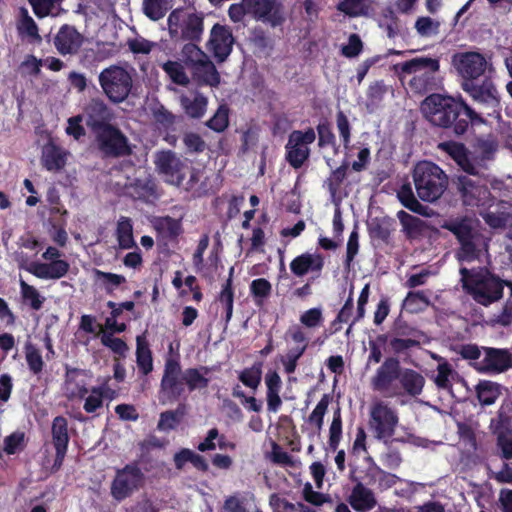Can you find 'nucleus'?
<instances>
[{"label":"nucleus","instance_id":"46","mask_svg":"<svg viewBox=\"0 0 512 512\" xmlns=\"http://www.w3.org/2000/svg\"><path fill=\"white\" fill-rule=\"evenodd\" d=\"M238 379L244 386L255 391L262 380V363L255 362L251 367L244 368L239 372Z\"/></svg>","mask_w":512,"mask_h":512},{"label":"nucleus","instance_id":"47","mask_svg":"<svg viewBox=\"0 0 512 512\" xmlns=\"http://www.w3.org/2000/svg\"><path fill=\"white\" fill-rule=\"evenodd\" d=\"M21 19L19 20L17 29L20 36H26L31 38L33 41L40 42L41 36L38 32V26L29 15L27 9L21 8L20 10Z\"/></svg>","mask_w":512,"mask_h":512},{"label":"nucleus","instance_id":"27","mask_svg":"<svg viewBox=\"0 0 512 512\" xmlns=\"http://www.w3.org/2000/svg\"><path fill=\"white\" fill-rule=\"evenodd\" d=\"M459 189L466 205L484 204L488 197V190L483 186H477L468 177L459 178Z\"/></svg>","mask_w":512,"mask_h":512},{"label":"nucleus","instance_id":"2","mask_svg":"<svg viewBox=\"0 0 512 512\" xmlns=\"http://www.w3.org/2000/svg\"><path fill=\"white\" fill-rule=\"evenodd\" d=\"M423 116L433 125L447 127L454 124L456 134H463L468 127V120L478 118L475 112L464 102L451 97L433 94L421 104Z\"/></svg>","mask_w":512,"mask_h":512},{"label":"nucleus","instance_id":"61","mask_svg":"<svg viewBox=\"0 0 512 512\" xmlns=\"http://www.w3.org/2000/svg\"><path fill=\"white\" fill-rule=\"evenodd\" d=\"M397 217L402 226V232L409 240L416 239V217L407 213L404 210H400L397 213Z\"/></svg>","mask_w":512,"mask_h":512},{"label":"nucleus","instance_id":"53","mask_svg":"<svg viewBox=\"0 0 512 512\" xmlns=\"http://www.w3.org/2000/svg\"><path fill=\"white\" fill-rule=\"evenodd\" d=\"M349 167V162L343 161L339 167L331 172L329 178L326 180L327 188L332 195L340 189L347 177Z\"/></svg>","mask_w":512,"mask_h":512},{"label":"nucleus","instance_id":"56","mask_svg":"<svg viewBox=\"0 0 512 512\" xmlns=\"http://www.w3.org/2000/svg\"><path fill=\"white\" fill-rule=\"evenodd\" d=\"M372 477L375 482H377V487L379 490L384 491L391 487H393L399 478L392 473L386 472L378 466L370 469Z\"/></svg>","mask_w":512,"mask_h":512},{"label":"nucleus","instance_id":"54","mask_svg":"<svg viewBox=\"0 0 512 512\" xmlns=\"http://www.w3.org/2000/svg\"><path fill=\"white\" fill-rule=\"evenodd\" d=\"M25 358L29 370L34 374L38 375L43 371L44 361L42 355L34 345L27 344L25 346Z\"/></svg>","mask_w":512,"mask_h":512},{"label":"nucleus","instance_id":"14","mask_svg":"<svg viewBox=\"0 0 512 512\" xmlns=\"http://www.w3.org/2000/svg\"><path fill=\"white\" fill-rule=\"evenodd\" d=\"M398 422L396 413L383 402L374 404L370 412L369 429L375 438L388 441Z\"/></svg>","mask_w":512,"mask_h":512},{"label":"nucleus","instance_id":"42","mask_svg":"<svg viewBox=\"0 0 512 512\" xmlns=\"http://www.w3.org/2000/svg\"><path fill=\"white\" fill-rule=\"evenodd\" d=\"M308 347V344L297 345L289 349L284 355H279V362L283 366V370L286 374L291 375L295 373L298 362L304 355Z\"/></svg>","mask_w":512,"mask_h":512},{"label":"nucleus","instance_id":"52","mask_svg":"<svg viewBox=\"0 0 512 512\" xmlns=\"http://www.w3.org/2000/svg\"><path fill=\"white\" fill-rule=\"evenodd\" d=\"M496 151V143L493 140H479L476 145L475 157L472 159L476 167H480L486 160L492 158Z\"/></svg>","mask_w":512,"mask_h":512},{"label":"nucleus","instance_id":"33","mask_svg":"<svg viewBox=\"0 0 512 512\" xmlns=\"http://www.w3.org/2000/svg\"><path fill=\"white\" fill-rule=\"evenodd\" d=\"M172 6L173 0H142V12L152 21L161 20Z\"/></svg>","mask_w":512,"mask_h":512},{"label":"nucleus","instance_id":"5","mask_svg":"<svg viewBox=\"0 0 512 512\" xmlns=\"http://www.w3.org/2000/svg\"><path fill=\"white\" fill-rule=\"evenodd\" d=\"M459 354L472 360L475 370L484 374H499L512 367V357L508 350L482 347L474 344L463 345Z\"/></svg>","mask_w":512,"mask_h":512},{"label":"nucleus","instance_id":"44","mask_svg":"<svg viewBox=\"0 0 512 512\" xmlns=\"http://www.w3.org/2000/svg\"><path fill=\"white\" fill-rule=\"evenodd\" d=\"M94 275L108 295H114L115 290L127 281L121 274L104 272L99 269L94 270Z\"/></svg>","mask_w":512,"mask_h":512},{"label":"nucleus","instance_id":"29","mask_svg":"<svg viewBox=\"0 0 512 512\" xmlns=\"http://www.w3.org/2000/svg\"><path fill=\"white\" fill-rule=\"evenodd\" d=\"M136 363L143 375H148L153 370L152 351L144 335L136 338Z\"/></svg>","mask_w":512,"mask_h":512},{"label":"nucleus","instance_id":"20","mask_svg":"<svg viewBox=\"0 0 512 512\" xmlns=\"http://www.w3.org/2000/svg\"><path fill=\"white\" fill-rule=\"evenodd\" d=\"M325 265V257L318 252H305L296 256L290 262V270L296 277H303L309 273L319 277Z\"/></svg>","mask_w":512,"mask_h":512},{"label":"nucleus","instance_id":"45","mask_svg":"<svg viewBox=\"0 0 512 512\" xmlns=\"http://www.w3.org/2000/svg\"><path fill=\"white\" fill-rule=\"evenodd\" d=\"M458 378V374L451 368V366L444 360L440 359L436 374L433 376V381L437 387L442 389H450L453 381Z\"/></svg>","mask_w":512,"mask_h":512},{"label":"nucleus","instance_id":"19","mask_svg":"<svg viewBox=\"0 0 512 512\" xmlns=\"http://www.w3.org/2000/svg\"><path fill=\"white\" fill-rule=\"evenodd\" d=\"M453 64L458 73L466 79H476L486 70L487 61L478 52L458 53L453 57Z\"/></svg>","mask_w":512,"mask_h":512},{"label":"nucleus","instance_id":"55","mask_svg":"<svg viewBox=\"0 0 512 512\" xmlns=\"http://www.w3.org/2000/svg\"><path fill=\"white\" fill-rule=\"evenodd\" d=\"M272 292L271 283L265 278L254 279L250 284V293L256 304H261Z\"/></svg>","mask_w":512,"mask_h":512},{"label":"nucleus","instance_id":"23","mask_svg":"<svg viewBox=\"0 0 512 512\" xmlns=\"http://www.w3.org/2000/svg\"><path fill=\"white\" fill-rule=\"evenodd\" d=\"M438 148L446 152L463 171L472 175L478 174L477 167L469 157L464 145L457 142H442Z\"/></svg>","mask_w":512,"mask_h":512},{"label":"nucleus","instance_id":"4","mask_svg":"<svg viewBox=\"0 0 512 512\" xmlns=\"http://www.w3.org/2000/svg\"><path fill=\"white\" fill-rule=\"evenodd\" d=\"M155 165L158 172L164 176L166 183L183 187L188 192L193 191L200 180L201 171L171 150L159 152Z\"/></svg>","mask_w":512,"mask_h":512},{"label":"nucleus","instance_id":"34","mask_svg":"<svg viewBox=\"0 0 512 512\" xmlns=\"http://www.w3.org/2000/svg\"><path fill=\"white\" fill-rule=\"evenodd\" d=\"M470 95L477 101L483 102L486 104L494 105L498 103V92L495 86L490 81L483 82L482 85L479 86H468L465 88Z\"/></svg>","mask_w":512,"mask_h":512},{"label":"nucleus","instance_id":"1","mask_svg":"<svg viewBox=\"0 0 512 512\" xmlns=\"http://www.w3.org/2000/svg\"><path fill=\"white\" fill-rule=\"evenodd\" d=\"M211 371L212 368L209 366H200L187 368L182 372L179 360L168 358L164 364L160 394L168 402H175L185 392V386L189 392L207 389L210 383L207 375Z\"/></svg>","mask_w":512,"mask_h":512},{"label":"nucleus","instance_id":"24","mask_svg":"<svg viewBox=\"0 0 512 512\" xmlns=\"http://www.w3.org/2000/svg\"><path fill=\"white\" fill-rule=\"evenodd\" d=\"M348 502L357 512H368L377 505L373 491L361 482H358L352 488Z\"/></svg>","mask_w":512,"mask_h":512},{"label":"nucleus","instance_id":"17","mask_svg":"<svg viewBox=\"0 0 512 512\" xmlns=\"http://www.w3.org/2000/svg\"><path fill=\"white\" fill-rule=\"evenodd\" d=\"M123 195L143 203H153L160 197L157 182L150 175L142 178H128L123 186Z\"/></svg>","mask_w":512,"mask_h":512},{"label":"nucleus","instance_id":"37","mask_svg":"<svg viewBox=\"0 0 512 512\" xmlns=\"http://www.w3.org/2000/svg\"><path fill=\"white\" fill-rule=\"evenodd\" d=\"M234 268L232 267L230 269L229 277L225 281V283L222 285L221 291L218 295V301L224 306L225 308V317L224 321L227 325L233 315V307H234V290H233V275Z\"/></svg>","mask_w":512,"mask_h":512},{"label":"nucleus","instance_id":"39","mask_svg":"<svg viewBox=\"0 0 512 512\" xmlns=\"http://www.w3.org/2000/svg\"><path fill=\"white\" fill-rule=\"evenodd\" d=\"M318 136V147L320 149L331 147L334 154L339 153L340 146L337 144L336 136L332 130L331 124L327 119L321 120L316 126Z\"/></svg>","mask_w":512,"mask_h":512},{"label":"nucleus","instance_id":"35","mask_svg":"<svg viewBox=\"0 0 512 512\" xmlns=\"http://www.w3.org/2000/svg\"><path fill=\"white\" fill-rule=\"evenodd\" d=\"M116 238L121 249H131L136 246L133 237V224L129 217L121 216L117 222Z\"/></svg>","mask_w":512,"mask_h":512},{"label":"nucleus","instance_id":"59","mask_svg":"<svg viewBox=\"0 0 512 512\" xmlns=\"http://www.w3.org/2000/svg\"><path fill=\"white\" fill-rule=\"evenodd\" d=\"M400 382L401 387L399 389L404 393L411 396H416V371L412 369H401L400 376L397 379Z\"/></svg>","mask_w":512,"mask_h":512},{"label":"nucleus","instance_id":"21","mask_svg":"<svg viewBox=\"0 0 512 512\" xmlns=\"http://www.w3.org/2000/svg\"><path fill=\"white\" fill-rule=\"evenodd\" d=\"M84 41L83 36L70 25H63L54 38V45L62 55L76 54Z\"/></svg>","mask_w":512,"mask_h":512},{"label":"nucleus","instance_id":"43","mask_svg":"<svg viewBox=\"0 0 512 512\" xmlns=\"http://www.w3.org/2000/svg\"><path fill=\"white\" fill-rule=\"evenodd\" d=\"M161 67L173 83L180 86H187L190 83V79L185 72L186 66L182 61L168 60Z\"/></svg>","mask_w":512,"mask_h":512},{"label":"nucleus","instance_id":"22","mask_svg":"<svg viewBox=\"0 0 512 512\" xmlns=\"http://www.w3.org/2000/svg\"><path fill=\"white\" fill-rule=\"evenodd\" d=\"M20 268H23L20 265ZM70 265L66 260H54L49 263L31 262L24 269L39 279H60L69 271Z\"/></svg>","mask_w":512,"mask_h":512},{"label":"nucleus","instance_id":"30","mask_svg":"<svg viewBox=\"0 0 512 512\" xmlns=\"http://www.w3.org/2000/svg\"><path fill=\"white\" fill-rule=\"evenodd\" d=\"M66 152L56 145L44 148L42 155L43 167L48 171H60L66 165Z\"/></svg>","mask_w":512,"mask_h":512},{"label":"nucleus","instance_id":"64","mask_svg":"<svg viewBox=\"0 0 512 512\" xmlns=\"http://www.w3.org/2000/svg\"><path fill=\"white\" fill-rule=\"evenodd\" d=\"M269 504L273 512H297L295 504L275 493L270 496Z\"/></svg>","mask_w":512,"mask_h":512},{"label":"nucleus","instance_id":"16","mask_svg":"<svg viewBox=\"0 0 512 512\" xmlns=\"http://www.w3.org/2000/svg\"><path fill=\"white\" fill-rule=\"evenodd\" d=\"M82 116L93 134L112 124L114 112L102 99L92 98L84 107Z\"/></svg>","mask_w":512,"mask_h":512},{"label":"nucleus","instance_id":"6","mask_svg":"<svg viewBox=\"0 0 512 512\" xmlns=\"http://www.w3.org/2000/svg\"><path fill=\"white\" fill-rule=\"evenodd\" d=\"M179 60L190 71L193 81L197 86L218 87L221 76L210 57L199 47L190 45L181 48Z\"/></svg>","mask_w":512,"mask_h":512},{"label":"nucleus","instance_id":"10","mask_svg":"<svg viewBox=\"0 0 512 512\" xmlns=\"http://www.w3.org/2000/svg\"><path fill=\"white\" fill-rule=\"evenodd\" d=\"M144 473L136 463L126 464L117 469L110 485V495L120 503L131 497L144 484Z\"/></svg>","mask_w":512,"mask_h":512},{"label":"nucleus","instance_id":"40","mask_svg":"<svg viewBox=\"0 0 512 512\" xmlns=\"http://www.w3.org/2000/svg\"><path fill=\"white\" fill-rule=\"evenodd\" d=\"M155 228L169 240L176 239L182 233L181 220L171 216L159 217L155 222Z\"/></svg>","mask_w":512,"mask_h":512},{"label":"nucleus","instance_id":"26","mask_svg":"<svg viewBox=\"0 0 512 512\" xmlns=\"http://www.w3.org/2000/svg\"><path fill=\"white\" fill-rule=\"evenodd\" d=\"M461 242L462 248L459 252L461 259H469L474 254V245L471 241L472 238V222L470 220H464L460 223H453L447 226Z\"/></svg>","mask_w":512,"mask_h":512},{"label":"nucleus","instance_id":"13","mask_svg":"<svg viewBox=\"0 0 512 512\" xmlns=\"http://www.w3.org/2000/svg\"><path fill=\"white\" fill-rule=\"evenodd\" d=\"M248 15L275 28L286 21L285 6L281 0H246Z\"/></svg>","mask_w":512,"mask_h":512},{"label":"nucleus","instance_id":"38","mask_svg":"<svg viewBox=\"0 0 512 512\" xmlns=\"http://www.w3.org/2000/svg\"><path fill=\"white\" fill-rule=\"evenodd\" d=\"M394 220L389 217L374 218L368 224L369 235L373 239L388 243L393 230Z\"/></svg>","mask_w":512,"mask_h":512},{"label":"nucleus","instance_id":"15","mask_svg":"<svg viewBox=\"0 0 512 512\" xmlns=\"http://www.w3.org/2000/svg\"><path fill=\"white\" fill-rule=\"evenodd\" d=\"M400 376V361L396 357H387L382 365L377 369L371 379L372 387L388 397L402 395L398 386L393 382Z\"/></svg>","mask_w":512,"mask_h":512},{"label":"nucleus","instance_id":"58","mask_svg":"<svg viewBox=\"0 0 512 512\" xmlns=\"http://www.w3.org/2000/svg\"><path fill=\"white\" fill-rule=\"evenodd\" d=\"M183 143L188 154H200L207 149L206 142L195 132H187L183 135Z\"/></svg>","mask_w":512,"mask_h":512},{"label":"nucleus","instance_id":"7","mask_svg":"<svg viewBox=\"0 0 512 512\" xmlns=\"http://www.w3.org/2000/svg\"><path fill=\"white\" fill-rule=\"evenodd\" d=\"M461 275L463 286L477 302L488 305L502 296L503 284L490 273H470L466 268H462Z\"/></svg>","mask_w":512,"mask_h":512},{"label":"nucleus","instance_id":"49","mask_svg":"<svg viewBox=\"0 0 512 512\" xmlns=\"http://www.w3.org/2000/svg\"><path fill=\"white\" fill-rule=\"evenodd\" d=\"M20 293L24 303L29 304L31 309L38 311L42 308L45 297L34 286L20 280Z\"/></svg>","mask_w":512,"mask_h":512},{"label":"nucleus","instance_id":"31","mask_svg":"<svg viewBox=\"0 0 512 512\" xmlns=\"http://www.w3.org/2000/svg\"><path fill=\"white\" fill-rule=\"evenodd\" d=\"M186 414V405L184 403L178 404L176 409L167 410L160 414L157 429L159 431L169 432L178 427L183 417Z\"/></svg>","mask_w":512,"mask_h":512},{"label":"nucleus","instance_id":"9","mask_svg":"<svg viewBox=\"0 0 512 512\" xmlns=\"http://www.w3.org/2000/svg\"><path fill=\"white\" fill-rule=\"evenodd\" d=\"M447 186V177L435 164L418 162V198L424 201L437 200Z\"/></svg>","mask_w":512,"mask_h":512},{"label":"nucleus","instance_id":"48","mask_svg":"<svg viewBox=\"0 0 512 512\" xmlns=\"http://www.w3.org/2000/svg\"><path fill=\"white\" fill-rule=\"evenodd\" d=\"M337 10L349 17L369 15L370 5L366 0H343L338 3Z\"/></svg>","mask_w":512,"mask_h":512},{"label":"nucleus","instance_id":"62","mask_svg":"<svg viewBox=\"0 0 512 512\" xmlns=\"http://www.w3.org/2000/svg\"><path fill=\"white\" fill-rule=\"evenodd\" d=\"M363 51V42L360 36L353 33L348 38V44L342 46L341 53L346 58H355Z\"/></svg>","mask_w":512,"mask_h":512},{"label":"nucleus","instance_id":"41","mask_svg":"<svg viewBox=\"0 0 512 512\" xmlns=\"http://www.w3.org/2000/svg\"><path fill=\"white\" fill-rule=\"evenodd\" d=\"M476 394L481 404L491 405L500 396L501 387L495 382L482 380L476 386Z\"/></svg>","mask_w":512,"mask_h":512},{"label":"nucleus","instance_id":"11","mask_svg":"<svg viewBox=\"0 0 512 512\" xmlns=\"http://www.w3.org/2000/svg\"><path fill=\"white\" fill-rule=\"evenodd\" d=\"M316 140V132L312 127L305 130H293L285 145V160L294 169H300L309 159L311 145Z\"/></svg>","mask_w":512,"mask_h":512},{"label":"nucleus","instance_id":"8","mask_svg":"<svg viewBox=\"0 0 512 512\" xmlns=\"http://www.w3.org/2000/svg\"><path fill=\"white\" fill-rule=\"evenodd\" d=\"M103 93L113 103L125 101L132 89L131 74L123 67L111 65L103 69L98 77Z\"/></svg>","mask_w":512,"mask_h":512},{"label":"nucleus","instance_id":"12","mask_svg":"<svg viewBox=\"0 0 512 512\" xmlns=\"http://www.w3.org/2000/svg\"><path fill=\"white\" fill-rule=\"evenodd\" d=\"M93 135L99 150L107 157L119 158L132 153L128 138L113 124L93 133Z\"/></svg>","mask_w":512,"mask_h":512},{"label":"nucleus","instance_id":"28","mask_svg":"<svg viewBox=\"0 0 512 512\" xmlns=\"http://www.w3.org/2000/svg\"><path fill=\"white\" fill-rule=\"evenodd\" d=\"M414 304H416V291L411 290L403 300L401 313L393 324L392 331L396 336L405 337L413 333L414 328L407 323L403 314L404 312L413 313L415 311Z\"/></svg>","mask_w":512,"mask_h":512},{"label":"nucleus","instance_id":"51","mask_svg":"<svg viewBox=\"0 0 512 512\" xmlns=\"http://www.w3.org/2000/svg\"><path fill=\"white\" fill-rule=\"evenodd\" d=\"M342 438V416L338 407L333 413V419L329 427L328 444L331 450L336 451Z\"/></svg>","mask_w":512,"mask_h":512},{"label":"nucleus","instance_id":"32","mask_svg":"<svg viewBox=\"0 0 512 512\" xmlns=\"http://www.w3.org/2000/svg\"><path fill=\"white\" fill-rule=\"evenodd\" d=\"M180 102L185 113L190 118L194 119H199L205 114L208 104L207 98L198 92L194 95L193 98L188 96H181Z\"/></svg>","mask_w":512,"mask_h":512},{"label":"nucleus","instance_id":"36","mask_svg":"<svg viewBox=\"0 0 512 512\" xmlns=\"http://www.w3.org/2000/svg\"><path fill=\"white\" fill-rule=\"evenodd\" d=\"M52 444L54 448H67L70 437L68 434V421L64 416H56L51 426Z\"/></svg>","mask_w":512,"mask_h":512},{"label":"nucleus","instance_id":"18","mask_svg":"<svg viewBox=\"0 0 512 512\" xmlns=\"http://www.w3.org/2000/svg\"><path fill=\"white\" fill-rule=\"evenodd\" d=\"M234 42L235 39L229 26L219 23L213 25L208 46L218 63L224 62L229 57Z\"/></svg>","mask_w":512,"mask_h":512},{"label":"nucleus","instance_id":"57","mask_svg":"<svg viewBox=\"0 0 512 512\" xmlns=\"http://www.w3.org/2000/svg\"><path fill=\"white\" fill-rule=\"evenodd\" d=\"M336 126L339 133V138L345 149L349 148L351 142V125L348 117L342 110L336 113Z\"/></svg>","mask_w":512,"mask_h":512},{"label":"nucleus","instance_id":"60","mask_svg":"<svg viewBox=\"0 0 512 512\" xmlns=\"http://www.w3.org/2000/svg\"><path fill=\"white\" fill-rule=\"evenodd\" d=\"M25 447L24 432H13L4 438V451L8 455L16 454Z\"/></svg>","mask_w":512,"mask_h":512},{"label":"nucleus","instance_id":"3","mask_svg":"<svg viewBox=\"0 0 512 512\" xmlns=\"http://www.w3.org/2000/svg\"><path fill=\"white\" fill-rule=\"evenodd\" d=\"M168 34L175 44L199 46L204 34V14L194 7L173 9L167 18Z\"/></svg>","mask_w":512,"mask_h":512},{"label":"nucleus","instance_id":"25","mask_svg":"<svg viewBox=\"0 0 512 512\" xmlns=\"http://www.w3.org/2000/svg\"><path fill=\"white\" fill-rule=\"evenodd\" d=\"M265 385L267 409L270 412L276 413L282 406L280 392L282 389V380L276 370H269L265 374Z\"/></svg>","mask_w":512,"mask_h":512},{"label":"nucleus","instance_id":"50","mask_svg":"<svg viewBox=\"0 0 512 512\" xmlns=\"http://www.w3.org/2000/svg\"><path fill=\"white\" fill-rule=\"evenodd\" d=\"M329 402L330 396L328 394H324L308 417V423L315 427V433L318 435L322 430L324 416L327 412Z\"/></svg>","mask_w":512,"mask_h":512},{"label":"nucleus","instance_id":"63","mask_svg":"<svg viewBox=\"0 0 512 512\" xmlns=\"http://www.w3.org/2000/svg\"><path fill=\"white\" fill-rule=\"evenodd\" d=\"M251 43L260 51L271 50L273 41L262 28H255L251 34Z\"/></svg>","mask_w":512,"mask_h":512}]
</instances>
